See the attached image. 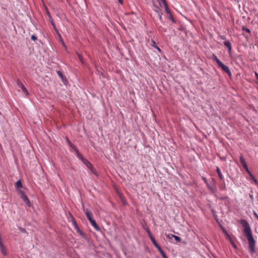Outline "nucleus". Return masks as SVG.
Here are the masks:
<instances>
[{"instance_id": "nucleus-1", "label": "nucleus", "mask_w": 258, "mask_h": 258, "mask_svg": "<svg viewBox=\"0 0 258 258\" xmlns=\"http://www.w3.org/2000/svg\"><path fill=\"white\" fill-rule=\"evenodd\" d=\"M239 222L244 227L243 233L248 241L249 251L251 253H253L255 252V241L253 237L250 226L248 222L245 219H241Z\"/></svg>"}, {"instance_id": "nucleus-2", "label": "nucleus", "mask_w": 258, "mask_h": 258, "mask_svg": "<svg viewBox=\"0 0 258 258\" xmlns=\"http://www.w3.org/2000/svg\"><path fill=\"white\" fill-rule=\"evenodd\" d=\"M17 86L20 88L22 91L26 95H28L29 94V93H28V91H27V90L26 89V88L25 87L24 85L23 84V83H22V82L19 80V79H18L17 80Z\"/></svg>"}, {"instance_id": "nucleus-3", "label": "nucleus", "mask_w": 258, "mask_h": 258, "mask_svg": "<svg viewBox=\"0 0 258 258\" xmlns=\"http://www.w3.org/2000/svg\"><path fill=\"white\" fill-rule=\"evenodd\" d=\"M213 59L217 63L218 66L221 67L224 71L226 72V65L223 63L215 55H213Z\"/></svg>"}, {"instance_id": "nucleus-4", "label": "nucleus", "mask_w": 258, "mask_h": 258, "mask_svg": "<svg viewBox=\"0 0 258 258\" xmlns=\"http://www.w3.org/2000/svg\"><path fill=\"white\" fill-rule=\"evenodd\" d=\"M84 211L85 213V214H86V216L87 219H88V220L89 221H90L93 219V214L90 210H89L88 209H84Z\"/></svg>"}, {"instance_id": "nucleus-5", "label": "nucleus", "mask_w": 258, "mask_h": 258, "mask_svg": "<svg viewBox=\"0 0 258 258\" xmlns=\"http://www.w3.org/2000/svg\"><path fill=\"white\" fill-rule=\"evenodd\" d=\"M56 72L57 74L58 75V76L61 79V80L62 82V83L64 84H66V83L68 82V81H67V80L66 77H64L62 75V74L61 73V72L60 71H56Z\"/></svg>"}, {"instance_id": "nucleus-6", "label": "nucleus", "mask_w": 258, "mask_h": 258, "mask_svg": "<svg viewBox=\"0 0 258 258\" xmlns=\"http://www.w3.org/2000/svg\"><path fill=\"white\" fill-rule=\"evenodd\" d=\"M22 199L23 201L26 203V204L27 205L28 207H31V204L26 195L23 196V197L22 198Z\"/></svg>"}, {"instance_id": "nucleus-7", "label": "nucleus", "mask_w": 258, "mask_h": 258, "mask_svg": "<svg viewBox=\"0 0 258 258\" xmlns=\"http://www.w3.org/2000/svg\"><path fill=\"white\" fill-rule=\"evenodd\" d=\"M240 161L241 164H242L243 167L245 168H247V165L245 162V159L244 158L243 156L242 155H241L240 156Z\"/></svg>"}, {"instance_id": "nucleus-8", "label": "nucleus", "mask_w": 258, "mask_h": 258, "mask_svg": "<svg viewBox=\"0 0 258 258\" xmlns=\"http://www.w3.org/2000/svg\"><path fill=\"white\" fill-rule=\"evenodd\" d=\"M90 223H91V225L95 228V229L98 231H100V228H99V227L97 225V223H96V222L95 221V220H94L93 219L91 221H89Z\"/></svg>"}, {"instance_id": "nucleus-9", "label": "nucleus", "mask_w": 258, "mask_h": 258, "mask_svg": "<svg viewBox=\"0 0 258 258\" xmlns=\"http://www.w3.org/2000/svg\"><path fill=\"white\" fill-rule=\"evenodd\" d=\"M150 44L152 47L156 49L159 52H161L160 48L156 45V43L154 40H151Z\"/></svg>"}, {"instance_id": "nucleus-10", "label": "nucleus", "mask_w": 258, "mask_h": 258, "mask_svg": "<svg viewBox=\"0 0 258 258\" xmlns=\"http://www.w3.org/2000/svg\"><path fill=\"white\" fill-rule=\"evenodd\" d=\"M153 9L157 14L162 13L161 9L156 5H153Z\"/></svg>"}, {"instance_id": "nucleus-11", "label": "nucleus", "mask_w": 258, "mask_h": 258, "mask_svg": "<svg viewBox=\"0 0 258 258\" xmlns=\"http://www.w3.org/2000/svg\"><path fill=\"white\" fill-rule=\"evenodd\" d=\"M216 171H217V173L218 174V176H219L220 179L222 181H223V180H224V176H223L220 168L219 167H217Z\"/></svg>"}, {"instance_id": "nucleus-12", "label": "nucleus", "mask_w": 258, "mask_h": 258, "mask_svg": "<svg viewBox=\"0 0 258 258\" xmlns=\"http://www.w3.org/2000/svg\"><path fill=\"white\" fill-rule=\"evenodd\" d=\"M83 163L88 168H92V164H91V163L88 161L86 159H84V160L82 161Z\"/></svg>"}, {"instance_id": "nucleus-13", "label": "nucleus", "mask_w": 258, "mask_h": 258, "mask_svg": "<svg viewBox=\"0 0 258 258\" xmlns=\"http://www.w3.org/2000/svg\"><path fill=\"white\" fill-rule=\"evenodd\" d=\"M15 187L17 189H18L22 187V184L20 180H19L16 182Z\"/></svg>"}, {"instance_id": "nucleus-14", "label": "nucleus", "mask_w": 258, "mask_h": 258, "mask_svg": "<svg viewBox=\"0 0 258 258\" xmlns=\"http://www.w3.org/2000/svg\"><path fill=\"white\" fill-rule=\"evenodd\" d=\"M169 236H173V237L174 238V239L178 242H180L181 241V238L179 237V236H177L176 235H174L172 234H169Z\"/></svg>"}, {"instance_id": "nucleus-15", "label": "nucleus", "mask_w": 258, "mask_h": 258, "mask_svg": "<svg viewBox=\"0 0 258 258\" xmlns=\"http://www.w3.org/2000/svg\"><path fill=\"white\" fill-rule=\"evenodd\" d=\"M164 7L165 8V10L166 13L168 15H169V16L172 14L171 13L170 11V10H169L167 4H165V6H164Z\"/></svg>"}, {"instance_id": "nucleus-16", "label": "nucleus", "mask_w": 258, "mask_h": 258, "mask_svg": "<svg viewBox=\"0 0 258 258\" xmlns=\"http://www.w3.org/2000/svg\"><path fill=\"white\" fill-rule=\"evenodd\" d=\"M158 2L161 7H162L163 6H165V4H167L166 0H158Z\"/></svg>"}, {"instance_id": "nucleus-17", "label": "nucleus", "mask_w": 258, "mask_h": 258, "mask_svg": "<svg viewBox=\"0 0 258 258\" xmlns=\"http://www.w3.org/2000/svg\"><path fill=\"white\" fill-rule=\"evenodd\" d=\"M158 2L161 7H162L163 6H165V4H167L166 0H158Z\"/></svg>"}, {"instance_id": "nucleus-18", "label": "nucleus", "mask_w": 258, "mask_h": 258, "mask_svg": "<svg viewBox=\"0 0 258 258\" xmlns=\"http://www.w3.org/2000/svg\"><path fill=\"white\" fill-rule=\"evenodd\" d=\"M227 239H229V240L231 241V244L233 246V247L234 248H236L237 247H236V244L234 242V241H232L230 237H229V235L228 234V233H227Z\"/></svg>"}, {"instance_id": "nucleus-19", "label": "nucleus", "mask_w": 258, "mask_h": 258, "mask_svg": "<svg viewBox=\"0 0 258 258\" xmlns=\"http://www.w3.org/2000/svg\"><path fill=\"white\" fill-rule=\"evenodd\" d=\"M47 15L48 16L49 21L50 23H51V24L52 25V24H54V22L53 21V20L52 17L51 16V15L50 14V13L48 11H47Z\"/></svg>"}, {"instance_id": "nucleus-20", "label": "nucleus", "mask_w": 258, "mask_h": 258, "mask_svg": "<svg viewBox=\"0 0 258 258\" xmlns=\"http://www.w3.org/2000/svg\"><path fill=\"white\" fill-rule=\"evenodd\" d=\"M51 25L52 26V27H53V28L54 30H55V32L57 33V34H58V36H59V37H61V35H60V34L59 33V32H58V31L57 29L56 28V26H55V23L52 24Z\"/></svg>"}, {"instance_id": "nucleus-21", "label": "nucleus", "mask_w": 258, "mask_h": 258, "mask_svg": "<svg viewBox=\"0 0 258 258\" xmlns=\"http://www.w3.org/2000/svg\"><path fill=\"white\" fill-rule=\"evenodd\" d=\"M151 241L152 242L153 244H154V245L156 247V246H158L159 244L157 243V242L156 241L155 238L152 237H151L150 238Z\"/></svg>"}, {"instance_id": "nucleus-22", "label": "nucleus", "mask_w": 258, "mask_h": 258, "mask_svg": "<svg viewBox=\"0 0 258 258\" xmlns=\"http://www.w3.org/2000/svg\"><path fill=\"white\" fill-rule=\"evenodd\" d=\"M0 249H1V252L5 255H6L7 254V252L6 251V250L4 248V245H3V246L2 247H0Z\"/></svg>"}, {"instance_id": "nucleus-23", "label": "nucleus", "mask_w": 258, "mask_h": 258, "mask_svg": "<svg viewBox=\"0 0 258 258\" xmlns=\"http://www.w3.org/2000/svg\"><path fill=\"white\" fill-rule=\"evenodd\" d=\"M227 48H228L229 52L230 53L231 50V46L230 43L228 41H227Z\"/></svg>"}, {"instance_id": "nucleus-24", "label": "nucleus", "mask_w": 258, "mask_h": 258, "mask_svg": "<svg viewBox=\"0 0 258 258\" xmlns=\"http://www.w3.org/2000/svg\"><path fill=\"white\" fill-rule=\"evenodd\" d=\"M204 180L205 181V183L207 184V186L209 187L210 189H211L212 190H214V188L211 187L208 183L207 180L206 179V178H203Z\"/></svg>"}, {"instance_id": "nucleus-25", "label": "nucleus", "mask_w": 258, "mask_h": 258, "mask_svg": "<svg viewBox=\"0 0 258 258\" xmlns=\"http://www.w3.org/2000/svg\"><path fill=\"white\" fill-rule=\"evenodd\" d=\"M156 247L157 248L158 250L159 251L161 254L164 252L159 245L156 246Z\"/></svg>"}, {"instance_id": "nucleus-26", "label": "nucleus", "mask_w": 258, "mask_h": 258, "mask_svg": "<svg viewBox=\"0 0 258 258\" xmlns=\"http://www.w3.org/2000/svg\"><path fill=\"white\" fill-rule=\"evenodd\" d=\"M146 232H147L148 236H149L150 238H151V237H153L152 233L149 228H147Z\"/></svg>"}, {"instance_id": "nucleus-27", "label": "nucleus", "mask_w": 258, "mask_h": 258, "mask_svg": "<svg viewBox=\"0 0 258 258\" xmlns=\"http://www.w3.org/2000/svg\"><path fill=\"white\" fill-rule=\"evenodd\" d=\"M219 224L223 233L224 234H226V229L225 228V227L223 226H222L221 224L219 223Z\"/></svg>"}, {"instance_id": "nucleus-28", "label": "nucleus", "mask_w": 258, "mask_h": 258, "mask_svg": "<svg viewBox=\"0 0 258 258\" xmlns=\"http://www.w3.org/2000/svg\"><path fill=\"white\" fill-rule=\"evenodd\" d=\"M77 154L78 158L80 159L82 161L85 159V158H83V156L80 153H78Z\"/></svg>"}, {"instance_id": "nucleus-29", "label": "nucleus", "mask_w": 258, "mask_h": 258, "mask_svg": "<svg viewBox=\"0 0 258 258\" xmlns=\"http://www.w3.org/2000/svg\"><path fill=\"white\" fill-rule=\"evenodd\" d=\"M242 30L245 31V32L248 33H250V30L249 29L247 28H246V27H243L242 28Z\"/></svg>"}, {"instance_id": "nucleus-30", "label": "nucleus", "mask_w": 258, "mask_h": 258, "mask_svg": "<svg viewBox=\"0 0 258 258\" xmlns=\"http://www.w3.org/2000/svg\"><path fill=\"white\" fill-rule=\"evenodd\" d=\"M162 13H160L158 14V17L160 21H162Z\"/></svg>"}, {"instance_id": "nucleus-31", "label": "nucleus", "mask_w": 258, "mask_h": 258, "mask_svg": "<svg viewBox=\"0 0 258 258\" xmlns=\"http://www.w3.org/2000/svg\"><path fill=\"white\" fill-rule=\"evenodd\" d=\"M169 18L173 23H175V21L172 14L169 16Z\"/></svg>"}, {"instance_id": "nucleus-32", "label": "nucleus", "mask_w": 258, "mask_h": 258, "mask_svg": "<svg viewBox=\"0 0 258 258\" xmlns=\"http://www.w3.org/2000/svg\"><path fill=\"white\" fill-rule=\"evenodd\" d=\"M31 40H33V41H35L37 39V38L35 35H32L31 37Z\"/></svg>"}, {"instance_id": "nucleus-33", "label": "nucleus", "mask_w": 258, "mask_h": 258, "mask_svg": "<svg viewBox=\"0 0 258 258\" xmlns=\"http://www.w3.org/2000/svg\"><path fill=\"white\" fill-rule=\"evenodd\" d=\"M19 192L20 194V196H21V198L23 197V196H26L25 194H24V192L22 190H19Z\"/></svg>"}, {"instance_id": "nucleus-34", "label": "nucleus", "mask_w": 258, "mask_h": 258, "mask_svg": "<svg viewBox=\"0 0 258 258\" xmlns=\"http://www.w3.org/2000/svg\"><path fill=\"white\" fill-rule=\"evenodd\" d=\"M227 74H228L230 77H231V72L230 71V70L229 69V68L227 67Z\"/></svg>"}, {"instance_id": "nucleus-35", "label": "nucleus", "mask_w": 258, "mask_h": 258, "mask_svg": "<svg viewBox=\"0 0 258 258\" xmlns=\"http://www.w3.org/2000/svg\"><path fill=\"white\" fill-rule=\"evenodd\" d=\"M89 169H91V172H92V173L94 174H96V171L95 169H94L92 167V168H90Z\"/></svg>"}, {"instance_id": "nucleus-36", "label": "nucleus", "mask_w": 258, "mask_h": 258, "mask_svg": "<svg viewBox=\"0 0 258 258\" xmlns=\"http://www.w3.org/2000/svg\"><path fill=\"white\" fill-rule=\"evenodd\" d=\"M251 179H252L253 181L254 182V183L255 184L258 185V181L254 177H253V178H252Z\"/></svg>"}, {"instance_id": "nucleus-37", "label": "nucleus", "mask_w": 258, "mask_h": 258, "mask_svg": "<svg viewBox=\"0 0 258 258\" xmlns=\"http://www.w3.org/2000/svg\"><path fill=\"white\" fill-rule=\"evenodd\" d=\"M163 258H168L167 256L166 255L165 253L163 252L162 254H161Z\"/></svg>"}, {"instance_id": "nucleus-38", "label": "nucleus", "mask_w": 258, "mask_h": 258, "mask_svg": "<svg viewBox=\"0 0 258 258\" xmlns=\"http://www.w3.org/2000/svg\"><path fill=\"white\" fill-rule=\"evenodd\" d=\"M20 229L21 231L22 232H26L25 229H24V228H20Z\"/></svg>"}, {"instance_id": "nucleus-39", "label": "nucleus", "mask_w": 258, "mask_h": 258, "mask_svg": "<svg viewBox=\"0 0 258 258\" xmlns=\"http://www.w3.org/2000/svg\"><path fill=\"white\" fill-rule=\"evenodd\" d=\"M249 175V176H250V177L251 178H253L254 176L253 175V174L251 173V172H249V173L248 174Z\"/></svg>"}, {"instance_id": "nucleus-40", "label": "nucleus", "mask_w": 258, "mask_h": 258, "mask_svg": "<svg viewBox=\"0 0 258 258\" xmlns=\"http://www.w3.org/2000/svg\"><path fill=\"white\" fill-rule=\"evenodd\" d=\"M249 175V176H250V177L251 178H253L254 176L253 175V174L251 173V172H249V173L248 174Z\"/></svg>"}, {"instance_id": "nucleus-41", "label": "nucleus", "mask_w": 258, "mask_h": 258, "mask_svg": "<svg viewBox=\"0 0 258 258\" xmlns=\"http://www.w3.org/2000/svg\"><path fill=\"white\" fill-rule=\"evenodd\" d=\"M254 74H255V76L256 78V79H257V80H258V73H256V72H255V73H254Z\"/></svg>"}, {"instance_id": "nucleus-42", "label": "nucleus", "mask_w": 258, "mask_h": 258, "mask_svg": "<svg viewBox=\"0 0 258 258\" xmlns=\"http://www.w3.org/2000/svg\"><path fill=\"white\" fill-rule=\"evenodd\" d=\"M245 169L246 170V172L249 174V172H251L248 169V167H247V168H245Z\"/></svg>"}, {"instance_id": "nucleus-43", "label": "nucleus", "mask_w": 258, "mask_h": 258, "mask_svg": "<svg viewBox=\"0 0 258 258\" xmlns=\"http://www.w3.org/2000/svg\"><path fill=\"white\" fill-rule=\"evenodd\" d=\"M78 56H79V59H80V60L82 61V56L81 55H80V54H78Z\"/></svg>"}, {"instance_id": "nucleus-44", "label": "nucleus", "mask_w": 258, "mask_h": 258, "mask_svg": "<svg viewBox=\"0 0 258 258\" xmlns=\"http://www.w3.org/2000/svg\"><path fill=\"white\" fill-rule=\"evenodd\" d=\"M166 236L169 239H171L173 237V236H169V234L166 235Z\"/></svg>"}, {"instance_id": "nucleus-45", "label": "nucleus", "mask_w": 258, "mask_h": 258, "mask_svg": "<svg viewBox=\"0 0 258 258\" xmlns=\"http://www.w3.org/2000/svg\"><path fill=\"white\" fill-rule=\"evenodd\" d=\"M119 3H120V4H123V1L122 0H118Z\"/></svg>"}, {"instance_id": "nucleus-46", "label": "nucleus", "mask_w": 258, "mask_h": 258, "mask_svg": "<svg viewBox=\"0 0 258 258\" xmlns=\"http://www.w3.org/2000/svg\"><path fill=\"white\" fill-rule=\"evenodd\" d=\"M73 224L75 226H76L77 225V224H76V222L75 221V220L74 219V222H73Z\"/></svg>"}, {"instance_id": "nucleus-47", "label": "nucleus", "mask_w": 258, "mask_h": 258, "mask_svg": "<svg viewBox=\"0 0 258 258\" xmlns=\"http://www.w3.org/2000/svg\"><path fill=\"white\" fill-rule=\"evenodd\" d=\"M223 44H224V45H226V41H224L223 42Z\"/></svg>"}]
</instances>
